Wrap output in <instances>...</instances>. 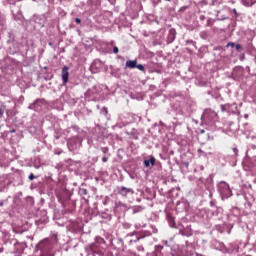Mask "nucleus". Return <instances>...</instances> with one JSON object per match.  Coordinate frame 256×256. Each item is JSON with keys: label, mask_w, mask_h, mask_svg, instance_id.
I'll list each match as a JSON object with an SVG mask.
<instances>
[{"label": "nucleus", "mask_w": 256, "mask_h": 256, "mask_svg": "<svg viewBox=\"0 0 256 256\" xmlns=\"http://www.w3.org/2000/svg\"><path fill=\"white\" fill-rule=\"evenodd\" d=\"M173 41H175V29H170L168 37H167V43L170 44Z\"/></svg>", "instance_id": "obj_9"}, {"label": "nucleus", "mask_w": 256, "mask_h": 256, "mask_svg": "<svg viewBox=\"0 0 256 256\" xmlns=\"http://www.w3.org/2000/svg\"><path fill=\"white\" fill-rule=\"evenodd\" d=\"M170 227H172V229H176L177 228V224L175 223V220L173 218L170 219Z\"/></svg>", "instance_id": "obj_18"}, {"label": "nucleus", "mask_w": 256, "mask_h": 256, "mask_svg": "<svg viewBox=\"0 0 256 256\" xmlns=\"http://www.w3.org/2000/svg\"><path fill=\"white\" fill-rule=\"evenodd\" d=\"M200 37H202V39H205V37H207V32H201Z\"/></svg>", "instance_id": "obj_27"}, {"label": "nucleus", "mask_w": 256, "mask_h": 256, "mask_svg": "<svg viewBox=\"0 0 256 256\" xmlns=\"http://www.w3.org/2000/svg\"><path fill=\"white\" fill-rule=\"evenodd\" d=\"M133 215H136V213H141L143 211L142 206H133L130 208Z\"/></svg>", "instance_id": "obj_12"}, {"label": "nucleus", "mask_w": 256, "mask_h": 256, "mask_svg": "<svg viewBox=\"0 0 256 256\" xmlns=\"http://www.w3.org/2000/svg\"><path fill=\"white\" fill-rule=\"evenodd\" d=\"M232 13H234L235 17H239V13H237V9L234 8L232 10Z\"/></svg>", "instance_id": "obj_29"}, {"label": "nucleus", "mask_w": 256, "mask_h": 256, "mask_svg": "<svg viewBox=\"0 0 256 256\" xmlns=\"http://www.w3.org/2000/svg\"><path fill=\"white\" fill-rule=\"evenodd\" d=\"M222 111H225V106H222Z\"/></svg>", "instance_id": "obj_36"}, {"label": "nucleus", "mask_w": 256, "mask_h": 256, "mask_svg": "<svg viewBox=\"0 0 256 256\" xmlns=\"http://www.w3.org/2000/svg\"><path fill=\"white\" fill-rule=\"evenodd\" d=\"M205 19H207V17H205V15L200 16V21H205Z\"/></svg>", "instance_id": "obj_30"}, {"label": "nucleus", "mask_w": 256, "mask_h": 256, "mask_svg": "<svg viewBox=\"0 0 256 256\" xmlns=\"http://www.w3.org/2000/svg\"><path fill=\"white\" fill-rule=\"evenodd\" d=\"M188 8L189 6H182L179 10V13H185V11H187Z\"/></svg>", "instance_id": "obj_20"}, {"label": "nucleus", "mask_w": 256, "mask_h": 256, "mask_svg": "<svg viewBox=\"0 0 256 256\" xmlns=\"http://www.w3.org/2000/svg\"><path fill=\"white\" fill-rule=\"evenodd\" d=\"M79 195H89V191L85 188H80L79 189Z\"/></svg>", "instance_id": "obj_15"}, {"label": "nucleus", "mask_w": 256, "mask_h": 256, "mask_svg": "<svg viewBox=\"0 0 256 256\" xmlns=\"http://www.w3.org/2000/svg\"><path fill=\"white\" fill-rule=\"evenodd\" d=\"M0 207H3V201H2V202H0Z\"/></svg>", "instance_id": "obj_35"}, {"label": "nucleus", "mask_w": 256, "mask_h": 256, "mask_svg": "<svg viewBox=\"0 0 256 256\" xmlns=\"http://www.w3.org/2000/svg\"><path fill=\"white\" fill-rule=\"evenodd\" d=\"M35 175L33 173H31L29 176H28V179L29 181H33V179H35Z\"/></svg>", "instance_id": "obj_23"}, {"label": "nucleus", "mask_w": 256, "mask_h": 256, "mask_svg": "<svg viewBox=\"0 0 256 256\" xmlns=\"http://www.w3.org/2000/svg\"><path fill=\"white\" fill-rule=\"evenodd\" d=\"M75 22L79 25V24H81V19L80 18H75Z\"/></svg>", "instance_id": "obj_31"}, {"label": "nucleus", "mask_w": 256, "mask_h": 256, "mask_svg": "<svg viewBox=\"0 0 256 256\" xmlns=\"http://www.w3.org/2000/svg\"><path fill=\"white\" fill-rule=\"evenodd\" d=\"M105 240L101 237H96V241L85 247L88 255L92 256H113L109 250L105 249Z\"/></svg>", "instance_id": "obj_1"}, {"label": "nucleus", "mask_w": 256, "mask_h": 256, "mask_svg": "<svg viewBox=\"0 0 256 256\" xmlns=\"http://www.w3.org/2000/svg\"><path fill=\"white\" fill-rule=\"evenodd\" d=\"M226 47H231L233 49V47H235V43L234 42H229Z\"/></svg>", "instance_id": "obj_24"}, {"label": "nucleus", "mask_w": 256, "mask_h": 256, "mask_svg": "<svg viewBox=\"0 0 256 256\" xmlns=\"http://www.w3.org/2000/svg\"><path fill=\"white\" fill-rule=\"evenodd\" d=\"M5 109H6L5 105H2L0 107V119H3V115H5Z\"/></svg>", "instance_id": "obj_16"}, {"label": "nucleus", "mask_w": 256, "mask_h": 256, "mask_svg": "<svg viewBox=\"0 0 256 256\" xmlns=\"http://www.w3.org/2000/svg\"><path fill=\"white\" fill-rule=\"evenodd\" d=\"M234 47H236L237 51H243V46H241V44H236Z\"/></svg>", "instance_id": "obj_21"}, {"label": "nucleus", "mask_w": 256, "mask_h": 256, "mask_svg": "<svg viewBox=\"0 0 256 256\" xmlns=\"http://www.w3.org/2000/svg\"><path fill=\"white\" fill-rule=\"evenodd\" d=\"M135 227H136V229H139V227H140V226H139V224H136V226H135Z\"/></svg>", "instance_id": "obj_34"}, {"label": "nucleus", "mask_w": 256, "mask_h": 256, "mask_svg": "<svg viewBox=\"0 0 256 256\" xmlns=\"http://www.w3.org/2000/svg\"><path fill=\"white\" fill-rule=\"evenodd\" d=\"M61 75H62L63 84L67 85V83H69V67L64 66L62 68Z\"/></svg>", "instance_id": "obj_6"}, {"label": "nucleus", "mask_w": 256, "mask_h": 256, "mask_svg": "<svg viewBox=\"0 0 256 256\" xmlns=\"http://www.w3.org/2000/svg\"><path fill=\"white\" fill-rule=\"evenodd\" d=\"M113 53H115V55H117V53H119V48L117 46L113 47Z\"/></svg>", "instance_id": "obj_22"}, {"label": "nucleus", "mask_w": 256, "mask_h": 256, "mask_svg": "<svg viewBox=\"0 0 256 256\" xmlns=\"http://www.w3.org/2000/svg\"><path fill=\"white\" fill-rule=\"evenodd\" d=\"M136 69L139 71L145 72V66L143 64H136Z\"/></svg>", "instance_id": "obj_17"}, {"label": "nucleus", "mask_w": 256, "mask_h": 256, "mask_svg": "<svg viewBox=\"0 0 256 256\" xmlns=\"http://www.w3.org/2000/svg\"><path fill=\"white\" fill-rule=\"evenodd\" d=\"M46 105V101L43 98L36 99L34 103L30 104L28 106V109H32L34 111H41L43 109V106Z\"/></svg>", "instance_id": "obj_4"}, {"label": "nucleus", "mask_w": 256, "mask_h": 256, "mask_svg": "<svg viewBox=\"0 0 256 256\" xmlns=\"http://www.w3.org/2000/svg\"><path fill=\"white\" fill-rule=\"evenodd\" d=\"M151 236V232L148 231L145 233V235L137 236L136 239L131 240L132 243H137V241H141V239H145V237Z\"/></svg>", "instance_id": "obj_11"}, {"label": "nucleus", "mask_w": 256, "mask_h": 256, "mask_svg": "<svg viewBox=\"0 0 256 256\" xmlns=\"http://www.w3.org/2000/svg\"><path fill=\"white\" fill-rule=\"evenodd\" d=\"M232 151H233L235 157H237L239 150L237 148H233Z\"/></svg>", "instance_id": "obj_25"}, {"label": "nucleus", "mask_w": 256, "mask_h": 256, "mask_svg": "<svg viewBox=\"0 0 256 256\" xmlns=\"http://www.w3.org/2000/svg\"><path fill=\"white\" fill-rule=\"evenodd\" d=\"M179 235H183L184 237H191L193 233L191 232V228L188 226L186 229L179 230Z\"/></svg>", "instance_id": "obj_8"}, {"label": "nucleus", "mask_w": 256, "mask_h": 256, "mask_svg": "<svg viewBox=\"0 0 256 256\" xmlns=\"http://www.w3.org/2000/svg\"><path fill=\"white\" fill-rule=\"evenodd\" d=\"M256 0H242L243 5L245 7H251L252 5H255Z\"/></svg>", "instance_id": "obj_13"}, {"label": "nucleus", "mask_w": 256, "mask_h": 256, "mask_svg": "<svg viewBox=\"0 0 256 256\" xmlns=\"http://www.w3.org/2000/svg\"><path fill=\"white\" fill-rule=\"evenodd\" d=\"M102 161H103V163H107V161H109V158L104 155L102 157Z\"/></svg>", "instance_id": "obj_28"}, {"label": "nucleus", "mask_w": 256, "mask_h": 256, "mask_svg": "<svg viewBox=\"0 0 256 256\" xmlns=\"http://www.w3.org/2000/svg\"><path fill=\"white\" fill-rule=\"evenodd\" d=\"M127 227H131V224H126Z\"/></svg>", "instance_id": "obj_38"}, {"label": "nucleus", "mask_w": 256, "mask_h": 256, "mask_svg": "<svg viewBox=\"0 0 256 256\" xmlns=\"http://www.w3.org/2000/svg\"><path fill=\"white\" fill-rule=\"evenodd\" d=\"M158 249H163V246H158Z\"/></svg>", "instance_id": "obj_37"}, {"label": "nucleus", "mask_w": 256, "mask_h": 256, "mask_svg": "<svg viewBox=\"0 0 256 256\" xmlns=\"http://www.w3.org/2000/svg\"><path fill=\"white\" fill-rule=\"evenodd\" d=\"M155 157L150 156L149 160H144V167H146L147 169H153V167H155Z\"/></svg>", "instance_id": "obj_7"}, {"label": "nucleus", "mask_w": 256, "mask_h": 256, "mask_svg": "<svg viewBox=\"0 0 256 256\" xmlns=\"http://www.w3.org/2000/svg\"><path fill=\"white\" fill-rule=\"evenodd\" d=\"M101 151L104 155H107L109 153V148L108 147H102Z\"/></svg>", "instance_id": "obj_19"}, {"label": "nucleus", "mask_w": 256, "mask_h": 256, "mask_svg": "<svg viewBox=\"0 0 256 256\" xmlns=\"http://www.w3.org/2000/svg\"><path fill=\"white\" fill-rule=\"evenodd\" d=\"M136 67H137V60H127L126 61V68L136 69Z\"/></svg>", "instance_id": "obj_10"}, {"label": "nucleus", "mask_w": 256, "mask_h": 256, "mask_svg": "<svg viewBox=\"0 0 256 256\" xmlns=\"http://www.w3.org/2000/svg\"><path fill=\"white\" fill-rule=\"evenodd\" d=\"M198 153H201L202 155H204V157H207V153L202 149H198Z\"/></svg>", "instance_id": "obj_26"}, {"label": "nucleus", "mask_w": 256, "mask_h": 256, "mask_svg": "<svg viewBox=\"0 0 256 256\" xmlns=\"http://www.w3.org/2000/svg\"><path fill=\"white\" fill-rule=\"evenodd\" d=\"M201 133H205V131H204V130H202V131H201Z\"/></svg>", "instance_id": "obj_39"}, {"label": "nucleus", "mask_w": 256, "mask_h": 256, "mask_svg": "<svg viewBox=\"0 0 256 256\" xmlns=\"http://www.w3.org/2000/svg\"><path fill=\"white\" fill-rule=\"evenodd\" d=\"M202 121L206 125H212V123H215V121H217V113L211 110L204 112V114L202 115Z\"/></svg>", "instance_id": "obj_3"}, {"label": "nucleus", "mask_w": 256, "mask_h": 256, "mask_svg": "<svg viewBox=\"0 0 256 256\" xmlns=\"http://www.w3.org/2000/svg\"><path fill=\"white\" fill-rule=\"evenodd\" d=\"M214 24H215V20H213V18H209L207 20L206 27H213Z\"/></svg>", "instance_id": "obj_14"}, {"label": "nucleus", "mask_w": 256, "mask_h": 256, "mask_svg": "<svg viewBox=\"0 0 256 256\" xmlns=\"http://www.w3.org/2000/svg\"><path fill=\"white\" fill-rule=\"evenodd\" d=\"M218 193H220L221 199H229V197L233 195L229 184H227L225 181H222L218 184Z\"/></svg>", "instance_id": "obj_2"}, {"label": "nucleus", "mask_w": 256, "mask_h": 256, "mask_svg": "<svg viewBox=\"0 0 256 256\" xmlns=\"http://www.w3.org/2000/svg\"><path fill=\"white\" fill-rule=\"evenodd\" d=\"M135 191L131 188H127L125 186L118 187V194L122 197H127L129 194L133 195Z\"/></svg>", "instance_id": "obj_5"}, {"label": "nucleus", "mask_w": 256, "mask_h": 256, "mask_svg": "<svg viewBox=\"0 0 256 256\" xmlns=\"http://www.w3.org/2000/svg\"><path fill=\"white\" fill-rule=\"evenodd\" d=\"M10 133H15V129H12V130L10 131Z\"/></svg>", "instance_id": "obj_33"}, {"label": "nucleus", "mask_w": 256, "mask_h": 256, "mask_svg": "<svg viewBox=\"0 0 256 256\" xmlns=\"http://www.w3.org/2000/svg\"><path fill=\"white\" fill-rule=\"evenodd\" d=\"M163 243L166 245V247H169V242L167 240H164Z\"/></svg>", "instance_id": "obj_32"}]
</instances>
